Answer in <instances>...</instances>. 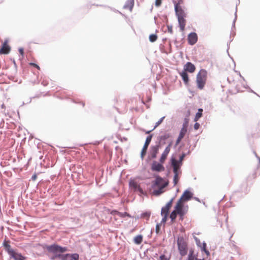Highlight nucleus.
Here are the masks:
<instances>
[{
	"instance_id": "1",
	"label": "nucleus",
	"mask_w": 260,
	"mask_h": 260,
	"mask_svg": "<svg viewBox=\"0 0 260 260\" xmlns=\"http://www.w3.org/2000/svg\"><path fill=\"white\" fill-rule=\"evenodd\" d=\"M168 184V181L159 176H157L152 185L153 194L157 196L161 194L165 191V188Z\"/></svg>"
},
{
	"instance_id": "2",
	"label": "nucleus",
	"mask_w": 260,
	"mask_h": 260,
	"mask_svg": "<svg viewBox=\"0 0 260 260\" xmlns=\"http://www.w3.org/2000/svg\"><path fill=\"white\" fill-rule=\"evenodd\" d=\"M207 77V72L205 70H201L197 75V87L202 89L206 84Z\"/></svg>"
},
{
	"instance_id": "3",
	"label": "nucleus",
	"mask_w": 260,
	"mask_h": 260,
	"mask_svg": "<svg viewBox=\"0 0 260 260\" xmlns=\"http://www.w3.org/2000/svg\"><path fill=\"white\" fill-rule=\"evenodd\" d=\"M175 209L177 214L182 218L187 213L188 206H185L184 203L178 201L175 207Z\"/></svg>"
},
{
	"instance_id": "4",
	"label": "nucleus",
	"mask_w": 260,
	"mask_h": 260,
	"mask_svg": "<svg viewBox=\"0 0 260 260\" xmlns=\"http://www.w3.org/2000/svg\"><path fill=\"white\" fill-rule=\"evenodd\" d=\"M129 186L134 191L138 192L140 196L145 194L139 184L134 180L129 182Z\"/></svg>"
},
{
	"instance_id": "5",
	"label": "nucleus",
	"mask_w": 260,
	"mask_h": 260,
	"mask_svg": "<svg viewBox=\"0 0 260 260\" xmlns=\"http://www.w3.org/2000/svg\"><path fill=\"white\" fill-rule=\"evenodd\" d=\"M47 249L49 251L53 253L55 252H64L67 250L66 247H62L57 245L53 244L47 247Z\"/></svg>"
},
{
	"instance_id": "6",
	"label": "nucleus",
	"mask_w": 260,
	"mask_h": 260,
	"mask_svg": "<svg viewBox=\"0 0 260 260\" xmlns=\"http://www.w3.org/2000/svg\"><path fill=\"white\" fill-rule=\"evenodd\" d=\"M152 137V135H149L146 138L145 144L144 145V146L143 147V149L141 151V157L142 159H143L144 156L145 155V154L146 153L147 148L151 141Z\"/></svg>"
},
{
	"instance_id": "7",
	"label": "nucleus",
	"mask_w": 260,
	"mask_h": 260,
	"mask_svg": "<svg viewBox=\"0 0 260 260\" xmlns=\"http://www.w3.org/2000/svg\"><path fill=\"white\" fill-rule=\"evenodd\" d=\"M192 197V193L189 191L186 190L181 196L180 199L178 201L180 202H184L189 201Z\"/></svg>"
},
{
	"instance_id": "8",
	"label": "nucleus",
	"mask_w": 260,
	"mask_h": 260,
	"mask_svg": "<svg viewBox=\"0 0 260 260\" xmlns=\"http://www.w3.org/2000/svg\"><path fill=\"white\" fill-rule=\"evenodd\" d=\"M172 146V142L170 143L168 146L165 148L164 151L162 153L159 161L160 163H164L167 158V155L169 153Z\"/></svg>"
},
{
	"instance_id": "9",
	"label": "nucleus",
	"mask_w": 260,
	"mask_h": 260,
	"mask_svg": "<svg viewBox=\"0 0 260 260\" xmlns=\"http://www.w3.org/2000/svg\"><path fill=\"white\" fill-rule=\"evenodd\" d=\"M178 249L181 255H185L187 253V248L185 244L181 241H178Z\"/></svg>"
},
{
	"instance_id": "10",
	"label": "nucleus",
	"mask_w": 260,
	"mask_h": 260,
	"mask_svg": "<svg viewBox=\"0 0 260 260\" xmlns=\"http://www.w3.org/2000/svg\"><path fill=\"white\" fill-rule=\"evenodd\" d=\"M184 71L185 72H188L190 73H192L195 71L196 67L193 64H192L190 62H187L184 66L183 68Z\"/></svg>"
},
{
	"instance_id": "11",
	"label": "nucleus",
	"mask_w": 260,
	"mask_h": 260,
	"mask_svg": "<svg viewBox=\"0 0 260 260\" xmlns=\"http://www.w3.org/2000/svg\"><path fill=\"white\" fill-rule=\"evenodd\" d=\"M152 170L160 172L165 170L164 167L160 163L154 161L151 166Z\"/></svg>"
},
{
	"instance_id": "12",
	"label": "nucleus",
	"mask_w": 260,
	"mask_h": 260,
	"mask_svg": "<svg viewBox=\"0 0 260 260\" xmlns=\"http://www.w3.org/2000/svg\"><path fill=\"white\" fill-rule=\"evenodd\" d=\"M159 147V145H156L155 146H152L151 147L150 150V154L151 158H155L156 157L157 154L158 152Z\"/></svg>"
},
{
	"instance_id": "13",
	"label": "nucleus",
	"mask_w": 260,
	"mask_h": 260,
	"mask_svg": "<svg viewBox=\"0 0 260 260\" xmlns=\"http://www.w3.org/2000/svg\"><path fill=\"white\" fill-rule=\"evenodd\" d=\"M198 37L196 33H190L188 37V41L189 44L194 45L197 41Z\"/></svg>"
},
{
	"instance_id": "14",
	"label": "nucleus",
	"mask_w": 260,
	"mask_h": 260,
	"mask_svg": "<svg viewBox=\"0 0 260 260\" xmlns=\"http://www.w3.org/2000/svg\"><path fill=\"white\" fill-rule=\"evenodd\" d=\"M171 162L173 167V172H179V170L182 164L174 158L171 159Z\"/></svg>"
},
{
	"instance_id": "15",
	"label": "nucleus",
	"mask_w": 260,
	"mask_h": 260,
	"mask_svg": "<svg viewBox=\"0 0 260 260\" xmlns=\"http://www.w3.org/2000/svg\"><path fill=\"white\" fill-rule=\"evenodd\" d=\"M11 257L14 259V260H25V257L23 256L21 253H17L14 250L9 254Z\"/></svg>"
},
{
	"instance_id": "16",
	"label": "nucleus",
	"mask_w": 260,
	"mask_h": 260,
	"mask_svg": "<svg viewBox=\"0 0 260 260\" xmlns=\"http://www.w3.org/2000/svg\"><path fill=\"white\" fill-rule=\"evenodd\" d=\"M10 51V46L7 44V42L5 41L2 47V48L0 49V54H8Z\"/></svg>"
},
{
	"instance_id": "17",
	"label": "nucleus",
	"mask_w": 260,
	"mask_h": 260,
	"mask_svg": "<svg viewBox=\"0 0 260 260\" xmlns=\"http://www.w3.org/2000/svg\"><path fill=\"white\" fill-rule=\"evenodd\" d=\"M194 239L196 240L197 245L201 248L202 250L204 251L207 255H209L210 253L209 251L206 249V244L205 242H203V246H202V243L200 240L197 237H194Z\"/></svg>"
},
{
	"instance_id": "18",
	"label": "nucleus",
	"mask_w": 260,
	"mask_h": 260,
	"mask_svg": "<svg viewBox=\"0 0 260 260\" xmlns=\"http://www.w3.org/2000/svg\"><path fill=\"white\" fill-rule=\"evenodd\" d=\"M175 9L178 18L185 17V14L184 11L181 8H178V6L176 5L175 6Z\"/></svg>"
},
{
	"instance_id": "19",
	"label": "nucleus",
	"mask_w": 260,
	"mask_h": 260,
	"mask_svg": "<svg viewBox=\"0 0 260 260\" xmlns=\"http://www.w3.org/2000/svg\"><path fill=\"white\" fill-rule=\"evenodd\" d=\"M184 18L185 17H181L178 18L179 25L181 31H184L186 25V21Z\"/></svg>"
},
{
	"instance_id": "20",
	"label": "nucleus",
	"mask_w": 260,
	"mask_h": 260,
	"mask_svg": "<svg viewBox=\"0 0 260 260\" xmlns=\"http://www.w3.org/2000/svg\"><path fill=\"white\" fill-rule=\"evenodd\" d=\"M186 128L184 127H182L181 129V131L179 133V137L177 139V140H176V145H178L180 142L181 141V140H182V139L184 137L186 132Z\"/></svg>"
},
{
	"instance_id": "21",
	"label": "nucleus",
	"mask_w": 260,
	"mask_h": 260,
	"mask_svg": "<svg viewBox=\"0 0 260 260\" xmlns=\"http://www.w3.org/2000/svg\"><path fill=\"white\" fill-rule=\"evenodd\" d=\"M173 199H171L167 204L166 205L161 208V211L162 212H168L170 210V208L172 206Z\"/></svg>"
},
{
	"instance_id": "22",
	"label": "nucleus",
	"mask_w": 260,
	"mask_h": 260,
	"mask_svg": "<svg viewBox=\"0 0 260 260\" xmlns=\"http://www.w3.org/2000/svg\"><path fill=\"white\" fill-rule=\"evenodd\" d=\"M180 75L182 77V79L184 82L185 84H187L188 82L189 79L188 77V75L185 71H182L179 73Z\"/></svg>"
},
{
	"instance_id": "23",
	"label": "nucleus",
	"mask_w": 260,
	"mask_h": 260,
	"mask_svg": "<svg viewBox=\"0 0 260 260\" xmlns=\"http://www.w3.org/2000/svg\"><path fill=\"white\" fill-rule=\"evenodd\" d=\"M134 6V0H127L126 4L124 6V8L129 9L132 11Z\"/></svg>"
},
{
	"instance_id": "24",
	"label": "nucleus",
	"mask_w": 260,
	"mask_h": 260,
	"mask_svg": "<svg viewBox=\"0 0 260 260\" xmlns=\"http://www.w3.org/2000/svg\"><path fill=\"white\" fill-rule=\"evenodd\" d=\"M3 245L9 254H10V253L14 251V250L11 248V246L7 242L5 241Z\"/></svg>"
},
{
	"instance_id": "25",
	"label": "nucleus",
	"mask_w": 260,
	"mask_h": 260,
	"mask_svg": "<svg viewBox=\"0 0 260 260\" xmlns=\"http://www.w3.org/2000/svg\"><path fill=\"white\" fill-rule=\"evenodd\" d=\"M56 257H59L61 260H71L70 254H58Z\"/></svg>"
},
{
	"instance_id": "26",
	"label": "nucleus",
	"mask_w": 260,
	"mask_h": 260,
	"mask_svg": "<svg viewBox=\"0 0 260 260\" xmlns=\"http://www.w3.org/2000/svg\"><path fill=\"white\" fill-rule=\"evenodd\" d=\"M143 238L141 235H138L134 238V242L137 244H140L142 242Z\"/></svg>"
},
{
	"instance_id": "27",
	"label": "nucleus",
	"mask_w": 260,
	"mask_h": 260,
	"mask_svg": "<svg viewBox=\"0 0 260 260\" xmlns=\"http://www.w3.org/2000/svg\"><path fill=\"white\" fill-rule=\"evenodd\" d=\"M202 112L203 109H199L198 110V112L196 113L195 118H194V121H197L198 119L202 116Z\"/></svg>"
},
{
	"instance_id": "28",
	"label": "nucleus",
	"mask_w": 260,
	"mask_h": 260,
	"mask_svg": "<svg viewBox=\"0 0 260 260\" xmlns=\"http://www.w3.org/2000/svg\"><path fill=\"white\" fill-rule=\"evenodd\" d=\"M174 176L173 179V182L174 185H176L179 180L178 175L179 174V172H174Z\"/></svg>"
},
{
	"instance_id": "29",
	"label": "nucleus",
	"mask_w": 260,
	"mask_h": 260,
	"mask_svg": "<svg viewBox=\"0 0 260 260\" xmlns=\"http://www.w3.org/2000/svg\"><path fill=\"white\" fill-rule=\"evenodd\" d=\"M177 212L176 211L175 209L172 212V213L170 214V217L172 221H173L177 216Z\"/></svg>"
},
{
	"instance_id": "30",
	"label": "nucleus",
	"mask_w": 260,
	"mask_h": 260,
	"mask_svg": "<svg viewBox=\"0 0 260 260\" xmlns=\"http://www.w3.org/2000/svg\"><path fill=\"white\" fill-rule=\"evenodd\" d=\"M161 214L163 216V218L162 219V222H165L167 220V217H168V212H162V211H161Z\"/></svg>"
},
{
	"instance_id": "31",
	"label": "nucleus",
	"mask_w": 260,
	"mask_h": 260,
	"mask_svg": "<svg viewBox=\"0 0 260 260\" xmlns=\"http://www.w3.org/2000/svg\"><path fill=\"white\" fill-rule=\"evenodd\" d=\"M71 260H79V254L77 253L70 254Z\"/></svg>"
},
{
	"instance_id": "32",
	"label": "nucleus",
	"mask_w": 260,
	"mask_h": 260,
	"mask_svg": "<svg viewBox=\"0 0 260 260\" xmlns=\"http://www.w3.org/2000/svg\"><path fill=\"white\" fill-rule=\"evenodd\" d=\"M157 37L156 35L151 34L149 36V40L151 42H154L157 40Z\"/></svg>"
},
{
	"instance_id": "33",
	"label": "nucleus",
	"mask_w": 260,
	"mask_h": 260,
	"mask_svg": "<svg viewBox=\"0 0 260 260\" xmlns=\"http://www.w3.org/2000/svg\"><path fill=\"white\" fill-rule=\"evenodd\" d=\"M193 251L190 250L188 256V260H194V256L193 255Z\"/></svg>"
},
{
	"instance_id": "34",
	"label": "nucleus",
	"mask_w": 260,
	"mask_h": 260,
	"mask_svg": "<svg viewBox=\"0 0 260 260\" xmlns=\"http://www.w3.org/2000/svg\"><path fill=\"white\" fill-rule=\"evenodd\" d=\"M117 214L119 216L121 217H123L125 216H129V214L126 212L121 213V212H117Z\"/></svg>"
},
{
	"instance_id": "35",
	"label": "nucleus",
	"mask_w": 260,
	"mask_h": 260,
	"mask_svg": "<svg viewBox=\"0 0 260 260\" xmlns=\"http://www.w3.org/2000/svg\"><path fill=\"white\" fill-rule=\"evenodd\" d=\"M165 117H161L156 123L154 126V128H155L157 126H158L163 121Z\"/></svg>"
},
{
	"instance_id": "36",
	"label": "nucleus",
	"mask_w": 260,
	"mask_h": 260,
	"mask_svg": "<svg viewBox=\"0 0 260 260\" xmlns=\"http://www.w3.org/2000/svg\"><path fill=\"white\" fill-rule=\"evenodd\" d=\"M155 3L156 6L159 7L161 5V0H155Z\"/></svg>"
},
{
	"instance_id": "37",
	"label": "nucleus",
	"mask_w": 260,
	"mask_h": 260,
	"mask_svg": "<svg viewBox=\"0 0 260 260\" xmlns=\"http://www.w3.org/2000/svg\"><path fill=\"white\" fill-rule=\"evenodd\" d=\"M168 32L171 34L173 33V28L172 26L168 25L167 26Z\"/></svg>"
},
{
	"instance_id": "38",
	"label": "nucleus",
	"mask_w": 260,
	"mask_h": 260,
	"mask_svg": "<svg viewBox=\"0 0 260 260\" xmlns=\"http://www.w3.org/2000/svg\"><path fill=\"white\" fill-rule=\"evenodd\" d=\"M160 260H169V258L167 256H166L165 255H161L160 256Z\"/></svg>"
},
{
	"instance_id": "39",
	"label": "nucleus",
	"mask_w": 260,
	"mask_h": 260,
	"mask_svg": "<svg viewBox=\"0 0 260 260\" xmlns=\"http://www.w3.org/2000/svg\"><path fill=\"white\" fill-rule=\"evenodd\" d=\"M184 157H185V154H183L182 155H181L180 156L179 160L178 161L180 162V164H182V161L183 160V159Z\"/></svg>"
},
{
	"instance_id": "40",
	"label": "nucleus",
	"mask_w": 260,
	"mask_h": 260,
	"mask_svg": "<svg viewBox=\"0 0 260 260\" xmlns=\"http://www.w3.org/2000/svg\"><path fill=\"white\" fill-rule=\"evenodd\" d=\"M169 136H169V135L168 134H166L164 135V136H162L161 137V139H164V140H165V139H167L168 138H169Z\"/></svg>"
},
{
	"instance_id": "41",
	"label": "nucleus",
	"mask_w": 260,
	"mask_h": 260,
	"mask_svg": "<svg viewBox=\"0 0 260 260\" xmlns=\"http://www.w3.org/2000/svg\"><path fill=\"white\" fill-rule=\"evenodd\" d=\"M200 127V124L198 123H196L194 125V128L195 129H198Z\"/></svg>"
},
{
	"instance_id": "42",
	"label": "nucleus",
	"mask_w": 260,
	"mask_h": 260,
	"mask_svg": "<svg viewBox=\"0 0 260 260\" xmlns=\"http://www.w3.org/2000/svg\"><path fill=\"white\" fill-rule=\"evenodd\" d=\"M19 51L20 53L22 55H23V48H19Z\"/></svg>"
},
{
	"instance_id": "43",
	"label": "nucleus",
	"mask_w": 260,
	"mask_h": 260,
	"mask_svg": "<svg viewBox=\"0 0 260 260\" xmlns=\"http://www.w3.org/2000/svg\"><path fill=\"white\" fill-rule=\"evenodd\" d=\"M30 64L36 67L37 69H39V67L37 64H36L34 63H31Z\"/></svg>"
},
{
	"instance_id": "44",
	"label": "nucleus",
	"mask_w": 260,
	"mask_h": 260,
	"mask_svg": "<svg viewBox=\"0 0 260 260\" xmlns=\"http://www.w3.org/2000/svg\"><path fill=\"white\" fill-rule=\"evenodd\" d=\"M254 154H255V155L256 157L257 158V159H258V161H259V163L260 164V157H258V156L257 155V154H256V153H255V152H254Z\"/></svg>"
},
{
	"instance_id": "45",
	"label": "nucleus",
	"mask_w": 260,
	"mask_h": 260,
	"mask_svg": "<svg viewBox=\"0 0 260 260\" xmlns=\"http://www.w3.org/2000/svg\"><path fill=\"white\" fill-rule=\"evenodd\" d=\"M36 177H37L36 175H33V176H32V180H35L36 179Z\"/></svg>"
},
{
	"instance_id": "46",
	"label": "nucleus",
	"mask_w": 260,
	"mask_h": 260,
	"mask_svg": "<svg viewBox=\"0 0 260 260\" xmlns=\"http://www.w3.org/2000/svg\"><path fill=\"white\" fill-rule=\"evenodd\" d=\"M195 260H204V259H198V258H196Z\"/></svg>"
},
{
	"instance_id": "47",
	"label": "nucleus",
	"mask_w": 260,
	"mask_h": 260,
	"mask_svg": "<svg viewBox=\"0 0 260 260\" xmlns=\"http://www.w3.org/2000/svg\"><path fill=\"white\" fill-rule=\"evenodd\" d=\"M151 131H147L146 132V134H149Z\"/></svg>"
},
{
	"instance_id": "48",
	"label": "nucleus",
	"mask_w": 260,
	"mask_h": 260,
	"mask_svg": "<svg viewBox=\"0 0 260 260\" xmlns=\"http://www.w3.org/2000/svg\"><path fill=\"white\" fill-rule=\"evenodd\" d=\"M158 227H159L158 225H156V230L158 229Z\"/></svg>"
}]
</instances>
